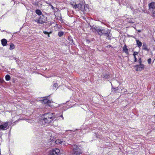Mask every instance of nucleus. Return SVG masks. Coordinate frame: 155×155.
Instances as JSON below:
<instances>
[{"instance_id":"nucleus-33","label":"nucleus","mask_w":155,"mask_h":155,"mask_svg":"<svg viewBox=\"0 0 155 155\" xmlns=\"http://www.w3.org/2000/svg\"><path fill=\"white\" fill-rule=\"evenodd\" d=\"M86 42L87 43H88L90 42V41L88 40H87Z\"/></svg>"},{"instance_id":"nucleus-13","label":"nucleus","mask_w":155,"mask_h":155,"mask_svg":"<svg viewBox=\"0 0 155 155\" xmlns=\"http://www.w3.org/2000/svg\"><path fill=\"white\" fill-rule=\"evenodd\" d=\"M136 43H137V46L139 48H140L142 45V43L139 40H136Z\"/></svg>"},{"instance_id":"nucleus-11","label":"nucleus","mask_w":155,"mask_h":155,"mask_svg":"<svg viewBox=\"0 0 155 155\" xmlns=\"http://www.w3.org/2000/svg\"><path fill=\"white\" fill-rule=\"evenodd\" d=\"M2 44V46H5L7 45V41L5 39H3L1 40Z\"/></svg>"},{"instance_id":"nucleus-31","label":"nucleus","mask_w":155,"mask_h":155,"mask_svg":"<svg viewBox=\"0 0 155 155\" xmlns=\"http://www.w3.org/2000/svg\"><path fill=\"white\" fill-rule=\"evenodd\" d=\"M43 33L45 34H48V32L46 31H43Z\"/></svg>"},{"instance_id":"nucleus-35","label":"nucleus","mask_w":155,"mask_h":155,"mask_svg":"<svg viewBox=\"0 0 155 155\" xmlns=\"http://www.w3.org/2000/svg\"><path fill=\"white\" fill-rule=\"evenodd\" d=\"M79 131L80 132H81V131H82V130H79Z\"/></svg>"},{"instance_id":"nucleus-30","label":"nucleus","mask_w":155,"mask_h":155,"mask_svg":"<svg viewBox=\"0 0 155 155\" xmlns=\"http://www.w3.org/2000/svg\"><path fill=\"white\" fill-rule=\"evenodd\" d=\"M109 75L108 74H106L104 75V78H108Z\"/></svg>"},{"instance_id":"nucleus-4","label":"nucleus","mask_w":155,"mask_h":155,"mask_svg":"<svg viewBox=\"0 0 155 155\" xmlns=\"http://www.w3.org/2000/svg\"><path fill=\"white\" fill-rule=\"evenodd\" d=\"M34 21L38 24H42L46 22L47 18L43 15H42L38 18H37Z\"/></svg>"},{"instance_id":"nucleus-1","label":"nucleus","mask_w":155,"mask_h":155,"mask_svg":"<svg viewBox=\"0 0 155 155\" xmlns=\"http://www.w3.org/2000/svg\"><path fill=\"white\" fill-rule=\"evenodd\" d=\"M43 117L41 120L40 123L41 125H45V124H49L56 120L64 119L62 114L60 113L59 114L54 113H47L43 115Z\"/></svg>"},{"instance_id":"nucleus-32","label":"nucleus","mask_w":155,"mask_h":155,"mask_svg":"<svg viewBox=\"0 0 155 155\" xmlns=\"http://www.w3.org/2000/svg\"><path fill=\"white\" fill-rule=\"evenodd\" d=\"M95 134L96 135V137L98 138H100L99 136H97V134Z\"/></svg>"},{"instance_id":"nucleus-14","label":"nucleus","mask_w":155,"mask_h":155,"mask_svg":"<svg viewBox=\"0 0 155 155\" xmlns=\"http://www.w3.org/2000/svg\"><path fill=\"white\" fill-rule=\"evenodd\" d=\"M35 12L36 14L39 15L41 16L42 15V12L40 10L37 9L35 11Z\"/></svg>"},{"instance_id":"nucleus-19","label":"nucleus","mask_w":155,"mask_h":155,"mask_svg":"<svg viewBox=\"0 0 155 155\" xmlns=\"http://www.w3.org/2000/svg\"><path fill=\"white\" fill-rule=\"evenodd\" d=\"M119 89L118 87H112V91H116L118 90Z\"/></svg>"},{"instance_id":"nucleus-2","label":"nucleus","mask_w":155,"mask_h":155,"mask_svg":"<svg viewBox=\"0 0 155 155\" xmlns=\"http://www.w3.org/2000/svg\"><path fill=\"white\" fill-rule=\"evenodd\" d=\"M91 29L94 32L96 31L100 35H104L106 37L107 39L111 40L112 35L108 29H103L97 27L92 28Z\"/></svg>"},{"instance_id":"nucleus-22","label":"nucleus","mask_w":155,"mask_h":155,"mask_svg":"<svg viewBox=\"0 0 155 155\" xmlns=\"http://www.w3.org/2000/svg\"><path fill=\"white\" fill-rule=\"evenodd\" d=\"M68 40L70 41V43H72L73 42V40L71 37H69L68 38Z\"/></svg>"},{"instance_id":"nucleus-16","label":"nucleus","mask_w":155,"mask_h":155,"mask_svg":"<svg viewBox=\"0 0 155 155\" xmlns=\"http://www.w3.org/2000/svg\"><path fill=\"white\" fill-rule=\"evenodd\" d=\"M15 48V45L12 43H11L10 45L9 49L11 50H13Z\"/></svg>"},{"instance_id":"nucleus-6","label":"nucleus","mask_w":155,"mask_h":155,"mask_svg":"<svg viewBox=\"0 0 155 155\" xmlns=\"http://www.w3.org/2000/svg\"><path fill=\"white\" fill-rule=\"evenodd\" d=\"M60 150L59 149L55 148L51 150L49 152V155H59Z\"/></svg>"},{"instance_id":"nucleus-38","label":"nucleus","mask_w":155,"mask_h":155,"mask_svg":"<svg viewBox=\"0 0 155 155\" xmlns=\"http://www.w3.org/2000/svg\"><path fill=\"white\" fill-rule=\"evenodd\" d=\"M154 117H155V115H154Z\"/></svg>"},{"instance_id":"nucleus-29","label":"nucleus","mask_w":155,"mask_h":155,"mask_svg":"<svg viewBox=\"0 0 155 155\" xmlns=\"http://www.w3.org/2000/svg\"><path fill=\"white\" fill-rule=\"evenodd\" d=\"M58 86V84L57 83H55L53 85L54 87H57Z\"/></svg>"},{"instance_id":"nucleus-25","label":"nucleus","mask_w":155,"mask_h":155,"mask_svg":"<svg viewBox=\"0 0 155 155\" xmlns=\"http://www.w3.org/2000/svg\"><path fill=\"white\" fill-rule=\"evenodd\" d=\"M138 52L137 51H135L134 52L133 54L134 56H136V55H138Z\"/></svg>"},{"instance_id":"nucleus-10","label":"nucleus","mask_w":155,"mask_h":155,"mask_svg":"<svg viewBox=\"0 0 155 155\" xmlns=\"http://www.w3.org/2000/svg\"><path fill=\"white\" fill-rule=\"evenodd\" d=\"M45 98H44V99L42 100L41 101V102L42 104H48L49 103H50L51 102V101L49 100H48L46 97H45Z\"/></svg>"},{"instance_id":"nucleus-3","label":"nucleus","mask_w":155,"mask_h":155,"mask_svg":"<svg viewBox=\"0 0 155 155\" xmlns=\"http://www.w3.org/2000/svg\"><path fill=\"white\" fill-rule=\"evenodd\" d=\"M73 150L71 152V154L72 155H79L81 154L82 152L80 148L77 145H74L72 146Z\"/></svg>"},{"instance_id":"nucleus-27","label":"nucleus","mask_w":155,"mask_h":155,"mask_svg":"<svg viewBox=\"0 0 155 155\" xmlns=\"http://www.w3.org/2000/svg\"><path fill=\"white\" fill-rule=\"evenodd\" d=\"M148 63L149 64H150L151 63V58H149L147 60Z\"/></svg>"},{"instance_id":"nucleus-7","label":"nucleus","mask_w":155,"mask_h":155,"mask_svg":"<svg viewBox=\"0 0 155 155\" xmlns=\"http://www.w3.org/2000/svg\"><path fill=\"white\" fill-rule=\"evenodd\" d=\"M144 67L145 65L143 64H139L134 66V67L136 68L135 70L137 71H141L144 68Z\"/></svg>"},{"instance_id":"nucleus-8","label":"nucleus","mask_w":155,"mask_h":155,"mask_svg":"<svg viewBox=\"0 0 155 155\" xmlns=\"http://www.w3.org/2000/svg\"><path fill=\"white\" fill-rule=\"evenodd\" d=\"M148 5L149 11L153 12L155 9V3L153 2H152L149 4Z\"/></svg>"},{"instance_id":"nucleus-24","label":"nucleus","mask_w":155,"mask_h":155,"mask_svg":"<svg viewBox=\"0 0 155 155\" xmlns=\"http://www.w3.org/2000/svg\"><path fill=\"white\" fill-rule=\"evenodd\" d=\"M70 4L72 5L73 7L74 8V5H75V4H74V2H70Z\"/></svg>"},{"instance_id":"nucleus-26","label":"nucleus","mask_w":155,"mask_h":155,"mask_svg":"<svg viewBox=\"0 0 155 155\" xmlns=\"http://www.w3.org/2000/svg\"><path fill=\"white\" fill-rule=\"evenodd\" d=\"M134 62H136L137 61V59L136 56H134Z\"/></svg>"},{"instance_id":"nucleus-23","label":"nucleus","mask_w":155,"mask_h":155,"mask_svg":"<svg viewBox=\"0 0 155 155\" xmlns=\"http://www.w3.org/2000/svg\"><path fill=\"white\" fill-rule=\"evenodd\" d=\"M60 144L62 145H65L66 144V142L64 141H61Z\"/></svg>"},{"instance_id":"nucleus-15","label":"nucleus","mask_w":155,"mask_h":155,"mask_svg":"<svg viewBox=\"0 0 155 155\" xmlns=\"http://www.w3.org/2000/svg\"><path fill=\"white\" fill-rule=\"evenodd\" d=\"M123 50L124 51V52L126 53H127L128 52V49H127V46L126 45H125L123 48Z\"/></svg>"},{"instance_id":"nucleus-17","label":"nucleus","mask_w":155,"mask_h":155,"mask_svg":"<svg viewBox=\"0 0 155 155\" xmlns=\"http://www.w3.org/2000/svg\"><path fill=\"white\" fill-rule=\"evenodd\" d=\"M64 35V32L62 31H60L58 32V35L60 37H61L63 36Z\"/></svg>"},{"instance_id":"nucleus-37","label":"nucleus","mask_w":155,"mask_h":155,"mask_svg":"<svg viewBox=\"0 0 155 155\" xmlns=\"http://www.w3.org/2000/svg\"><path fill=\"white\" fill-rule=\"evenodd\" d=\"M48 37H50V35H49V34L48 35Z\"/></svg>"},{"instance_id":"nucleus-34","label":"nucleus","mask_w":155,"mask_h":155,"mask_svg":"<svg viewBox=\"0 0 155 155\" xmlns=\"http://www.w3.org/2000/svg\"><path fill=\"white\" fill-rule=\"evenodd\" d=\"M138 32H140L141 31V30H138Z\"/></svg>"},{"instance_id":"nucleus-9","label":"nucleus","mask_w":155,"mask_h":155,"mask_svg":"<svg viewBox=\"0 0 155 155\" xmlns=\"http://www.w3.org/2000/svg\"><path fill=\"white\" fill-rule=\"evenodd\" d=\"M8 122H5L3 124L0 125V129L1 130H5L7 129V127L8 124Z\"/></svg>"},{"instance_id":"nucleus-28","label":"nucleus","mask_w":155,"mask_h":155,"mask_svg":"<svg viewBox=\"0 0 155 155\" xmlns=\"http://www.w3.org/2000/svg\"><path fill=\"white\" fill-rule=\"evenodd\" d=\"M51 133H49V135L51 137H53L54 136L52 135V134L53 133V132H51Z\"/></svg>"},{"instance_id":"nucleus-5","label":"nucleus","mask_w":155,"mask_h":155,"mask_svg":"<svg viewBox=\"0 0 155 155\" xmlns=\"http://www.w3.org/2000/svg\"><path fill=\"white\" fill-rule=\"evenodd\" d=\"M74 8L77 10H80L81 11H85V7L84 5L81 3L75 4L74 5Z\"/></svg>"},{"instance_id":"nucleus-21","label":"nucleus","mask_w":155,"mask_h":155,"mask_svg":"<svg viewBox=\"0 0 155 155\" xmlns=\"http://www.w3.org/2000/svg\"><path fill=\"white\" fill-rule=\"evenodd\" d=\"M138 61L139 64H142V61L141 58H138Z\"/></svg>"},{"instance_id":"nucleus-36","label":"nucleus","mask_w":155,"mask_h":155,"mask_svg":"<svg viewBox=\"0 0 155 155\" xmlns=\"http://www.w3.org/2000/svg\"><path fill=\"white\" fill-rule=\"evenodd\" d=\"M51 8H53V6L52 5H51Z\"/></svg>"},{"instance_id":"nucleus-12","label":"nucleus","mask_w":155,"mask_h":155,"mask_svg":"<svg viewBox=\"0 0 155 155\" xmlns=\"http://www.w3.org/2000/svg\"><path fill=\"white\" fill-rule=\"evenodd\" d=\"M142 49L143 50L148 51H149V49L147 48V44L145 43H143V45L142 46Z\"/></svg>"},{"instance_id":"nucleus-20","label":"nucleus","mask_w":155,"mask_h":155,"mask_svg":"<svg viewBox=\"0 0 155 155\" xmlns=\"http://www.w3.org/2000/svg\"><path fill=\"white\" fill-rule=\"evenodd\" d=\"M61 141L59 139H57L55 141V143L57 144H59L61 143Z\"/></svg>"},{"instance_id":"nucleus-18","label":"nucleus","mask_w":155,"mask_h":155,"mask_svg":"<svg viewBox=\"0 0 155 155\" xmlns=\"http://www.w3.org/2000/svg\"><path fill=\"white\" fill-rule=\"evenodd\" d=\"M5 78L7 81H8L10 79V77L9 75H7L5 76Z\"/></svg>"}]
</instances>
